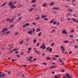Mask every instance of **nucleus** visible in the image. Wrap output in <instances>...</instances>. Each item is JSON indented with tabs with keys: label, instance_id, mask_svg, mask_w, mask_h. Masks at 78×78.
Here are the masks:
<instances>
[{
	"label": "nucleus",
	"instance_id": "obj_49",
	"mask_svg": "<svg viewBox=\"0 0 78 78\" xmlns=\"http://www.w3.org/2000/svg\"><path fill=\"white\" fill-rule=\"evenodd\" d=\"M35 52H36L37 54H39V52H38L37 51H36Z\"/></svg>",
	"mask_w": 78,
	"mask_h": 78
},
{
	"label": "nucleus",
	"instance_id": "obj_23",
	"mask_svg": "<svg viewBox=\"0 0 78 78\" xmlns=\"http://www.w3.org/2000/svg\"><path fill=\"white\" fill-rule=\"evenodd\" d=\"M33 43H36L37 42V40H33Z\"/></svg>",
	"mask_w": 78,
	"mask_h": 78
},
{
	"label": "nucleus",
	"instance_id": "obj_24",
	"mask_svg": "<svg viewBox=\"0 0 78 78\" xmlns=\"http://www.w3.org/2000/svg\"><path fill=\"white\" fill-rule=\"evenodd\" d=\"M14 27V25H11V26H10L9 27V28H12V27Z\"/></svg>",
	"mask_w": 78,
	"mask_h": 78
},
{
	"label": "nucleus",
	"instance_id": "obj_18",
	"mask_svg": "<svg viewBox=\"0 0 78 78\" xmlns=\"http://www.w3.org/2000/svg\"><path fill=\"white\" fill-rule=\"evenodd\" d=\"M57 23V22H56V21H55L53 22V24L55 25Z\"/></svg>",
	"mask_w": 78,
	"mask_h": 78
},
{
	"label": "nucleus",
	"instance_id": "obj_21",
	"mask_svg": "<svg viewBox=\"0 0 78 78\" xmlns=\"http://www.w3.org/2000/svg\"><path fill=\"white\" fill-rule=\"evenodd\" d=\"M40 19V17H37L35 19V20H37L38 19Z\"/></svg>",
	"mask_w": 78,
	"mask_h": 78
},
{
	"label": "nucleus",
	"instance_id": "obj_29",
	"mask_svg": "<svg viewBox=\"0 0 78 78\" xmlns=\"http://www.w3.org/2000/svg\"><path fill=\"white\" fill-rule=\"evenodd\" d=\"M43 7H45V6H47V4H43Z\"/></svg>",
	"mask_w": 78,
	"mask_h": 78
},
{
	"label": "nucleus",
	"instance_id": "obj_60",
	"mask_svg": "<svg viewBox=\"0 0 78 78\" xmlns=\"http://www.w3.org/2000/svg\"><path fill=\"white\" fill-rule=\"evenodd\" d=\"M55 73V72H52V74H54Z\"/></svg>",
	"mask_w": 78,
	"mask_h": 78
},
{
	"label": "nucleus",
	"instance_id": "obj_64",
	"mask_svg": "<svg viewBox=\"0 0 78 78\" xmlns=\"http://www.w3.org/2000/svg\"><path fill=\"white\" fill-rule=\"evenodd\" d=\"M55 78H58V77L57 76H55Z\"/></svg>",
	"mask_w": 78,
	"mask_h": 78
},
{
	"label": "nucleus",
	"instance_id": "obj_8",
	"mask_svg": "<svg viewBox=\"0 0 78 78\" xmlns=\"http://www.w3.org/2000/svg\"><path fill=\"white\" fill-rule=\"evenodd\" d=\"M62 33L66 34V35H67V34L66 33V31H65L64 30L62 31Z\"/></svg>",
	"mask_w": 78,
	"mask_h": 78
},
{
	"label": "nucleus",
	"instance_id": "obj_20",
	"mask_svg": "<svg viewBox=\"0 0 78 78\" xmlns=\"http://www.w3.org/2000/svg\"><path fill=\"white\" fill-rule=\"evenodd\" d=\"M52 48H50L49 49V51L50 52H51V50H52Z\"/></svg>",
	"mask_w": 78,
	"mask_h": 78
},
{
	"label": "nucleus",
	"instance_id": "obj_42",
	"mask_svg": "<svg viewBox=\"0 0 78 78\" xmlns=\"http://www.w3.org/2000/svg\"><path fill=\"white\" fill-rule=\"evenodd\" d=\"M17 3V2L16 1H15V2H14V3H13V5H15V4H16Z\"/></svg>",
	"mask_w": 78,
	"mask_h": 78
},
{
	"label": "nucleus",
	"instance_id": "obj_10",
	"mask_svg": "<svg viewBox=\"0 0 78 78\" xmlns=\"http://www.w3.org/2000/svg\"><path fill=\"white\" fill-rule=\"evenodd\" d=\"M47 17V16H45V15H42L41 16V18L42 19H44V18L45 17Z\"/></svg>",
	"mask_w": 78,
	"mask_h": 78
},
{
	"label": "nucleus",
	"instance_id": "obj_12",
	"mask_svg": "<svg viewBox=\"0 0 78 78\" xmlns=\"http://www.w3.org/2000/svg\"><path fill=\"white\" fill-rule=\"evenodd\" d=\"M45 45V43H44L40 47V48H42L44 47V45Z\"/></svg>",
	"mask_w": 78,
	"mask_h": 78
},
{
	"label": "nucleus",
	"instance_id": "obj_16",
	"mask_svg": "<svg viewBox=\"0 0 78 78\" xmlns=\"http://www.w3.org/2000/svg\"><path fill=\"white\" fill-rule=\"evenodd\" d=\"M6 75L4 74H2L1 76H2V77H5V76Z\"/></svg>",
	"mask_w": 78,
	"mask_h": 78
},
{
	"label": "nucleus",
	"instance_id": "obj_52",
	"mask_svg": "<svg viewBox=\"0 0 78 78\" xmlns=\"http://www.w3.org/2000/svg\"><path fill=\"white\" fill-rule=\"evenodd\" d=\"M19 52V51H16L15 52V53L16 54H18Z\"/></svg>",
	"mask_w": 78,
	"mask_h": 78
},
{
	"label": "nucleus",
	"instance_id": "obj_55",
	"mask_svg": "<svg viewBox=\"0 0 78 78\" xmlns=\"http://www.w3.org/2000/svg\"><path fill=\"white\" fill-rule=\"evenodd\" d=\"M6 21H10V20L9 19H7L6 20Z\"/></svg>",
	"mask_w": 78,
	"mask_h": 78
},
{
	"label": "nucleus",
	"instance_id": "obj_1",
	"mask_svg": "<svg viewBox=\"0 0 78 78\" xmlns=\"http://www.w3.org/2000/svg\"><path fill=\"white\" fill-rule=\"evenodd\" d=\"M10 32V31H9L8 32H7V30H3V31H2L1 32H3L2 33L3 34H9Z\"/></svg>",
	"mask_w": 78,
	"mask_h": 78
},
{
	"label": "nucleus",
	"instance_id": "obj_3",
	"mask_svg": "<svg viewBox=\"0 0 78 78\" xmlns=\"http://www.w3.org/2000/svg\"><path fill=\"white\" fill-rule=\"evenodd\" d=\"M66 76L67 77V78H72V75H69L68 74H67L66 75Z\"/></svg>",
	"mask_w": 78,
	"mask_h": 78
},
{
	"label": "nucleus",
	"instance_id": "obj_61",
	"mask_svg": "<svg viewBox=\"0 0 78 78\" xmlns=\"http://www.w3.org/2000/svg\"><path fill=\"white\" fill-rule=\"evenodd\" d=\"M23 52H22L21 53V55H23Z\"/></svg>",
	"mask_w": 78,
	"mask_h": 78
},
{
	"label": "nucleus",
	"instance_id": "obj_9",
	"mask_svg": "<svg viewBox=\"0 0 78 78\" xmlns=\"http://www.w3.org/2000/svg\"><path fill=\"white\" fill-rule=\"evenodd\" d=\"M67 11H69V12H73V10L70 9H68V10H67Z\"/></svg>",
	"mask_w": 78,
	"mask_h": 78
},
{
	"label": "nucleus",
	"instance_id": "obj_17",
	"mask_svg": "<svg viewBox=\"0 0 78 78\" xmlns=\"http://www.w3.org/2000/svg\"><path fill=\"white\" fill-rule=\"evenodd\" d=\"M32 31H30L28 32V33L29 34H32Z\"/></svg>",
	"mask_w": 78,
	"mask_h": 78
},
{
	"label": "nucleus",
	"instance_id": "obj_40",
	"mask_svg": "<svg viewBox=\"0 0 78 78\" xmlns=\"http://www.w3.org/2000/svg\"><path fill=\"white\" fill-rule=\"evenodd\" d=\"M29 58H30V59H32L33 58V57H32V56H30Z\"/></svg>",
	"mask_w": 78,
	"mask_h": 78
},
{
	"label": "nucleus",
	"instance_id": "obj_48",
	"mask_svg": "<svg viewBox=\"0 0 78 78\" xmlns=\"http://www.w3.org/2000/svg\"><path fill=\"white\" fill-rule=\"evenodd\" d=\"M43 65H47V63L45 62H43L42 63Z\"/></svg>",
	"mask_w": 78,
	"mask_h": 78
},
{
	"label": "nucleus",
	"instance_id": "obj_27",
	"mask_svg": "<svg viewBox=\"0 0 78 78\" xmlns=\"http://www.w3.org/2000/svg\"><path fill=\"white\" fill-rule=\"evenodd\" d=\"M55 31V30H52L51 31V33L52 34L53 33V32H54Z\"/></svg>",
	"mask_w": 78,
	"mask_h": 78
},
{
	"label": "nucleus",
	"instance_id": "obj_4",
	"mask_svg": "<svg viewBox=\"0 0 78 78\" xmlns=\"http://www.w3.org/2000/svg\"><path fill=\"white\" fill-rule=\"evenodd\" d=\"M10 8H11V9H15V8H16V6L12 5L11 6Z\"/></svg>",
	"mask_w": 78,
	"mask_h": 78
},
{
	"label": "nucleus",
	"instance_id": "obj_32",
	"mask_svg": "<svg viewBox=\"0 0 78 78\" xmlns=\"http://www.w3.org/2000/svg\"><path fill=\"white\" fill-rule=\"evenodd\" d=\"M74 32V30H72L71 31V33H73Z\"/></svg>",
	"mask_w": 78,
	"mask_h": 78
},
{
	"label": "nucleus",
	"instance_id": "obj_35",
	"mask_svg": "<svg viewBox=\"0 0 78 78\" xmlns=\"http://www.w3.org/2000/svg\"><path fill=\"white\" fill-rule=\"evenodd\" d=\"M54 44H55L54 43H52L51 44V46H53V45H54Z\"/></svg>",
	"mask_w": 78,
	"mask_h": 78
},
{
	"label": "nucleus",
	"instance_id": "obj_63",
	"mask_svg": "<svg viewBox=\"0 0 78 78\" xmlns=\"http://www.w3.org/2000/svg\"><path fill=\"white\" fill-rule=\"evenodd\" d=\"M16 51V49H13V51Z\"/></svg>",
	"mask_w": 78,
	"mask_h": 78
},
{
	"label": "nucleus",
	"instance_id": "obj_14",
	"mask_svg": "<svg viewBox=\"0 0 78 78\" xmlns=\"http://www.w3.org/2000/svg\"><path fill=\"white\" fill-rule=\"evenodd\" d=\"M72 20L74 22H76V20L74 18H72Z\"/></svg>",
	"mask_w": 78,
	"mask_h": 78
},
{
	"label": "nucleus",
	"instance_id": "obj_41",
	"mask_svg": "<svg viewBox=\"0 0 78 78\" xmlns=\"http://www.w3.org/2000/svg\"><path fill=\"white\" fill-rule=\"evenodd\" d=\"M18 34V32H17V33H15V36L17 35Z\"/></svg>",
	"mask_w": 78,
	"mask_h": 78
},
{
	"label": "nucleus",
	"instance_id": "obj_13",
	"mask_svg": "<svg viewBox=\"0 0 78 78\" xmlns=\"http://www.w3.org/2000/svg\"><path fill=\"white\" fill-rule=\"evenodd\" d=\"M46 59L48 60H50V59H51V58L50 57H47L46 58Z\"/></svg>",
	"mask_w": 78,
	"mask_h": 78
},
{
	"label": "nucleus",
	"instance_id": "obj_26",
	"mask_svg": "<svg viewBox=\"0 0 78 78\" xmlns=\"http://www.w3.org/2000/svg\"><path fill=\"white\" fill-rule=\"evenodd\" d=\"M14 21V19H12L10 20V22H12Z\"/></svg>",
	"mask_w": 78,
	"mask_h": 78
},
{
	"label": "nucleus",
	"instance_id": "obj_56",
	"mask_svg": "<svg viewBox=\"0 0 78 78\" xmlns=\"http://www.w3.org/2000/svg\"><path fill=\"white\" fill-rule=\"evenodd\" d=\"M53 20H51L50 21V23H53Z\"/></svg>",
	"mask_w": 78,
	"mask_h": 78
},
{
	"label": "nucleus",
	"instance_id": "obj_58",
	"mask_svg": "<svg viewBox=\"0 0 78 78\" xmlns=\"http://www.w3.org/2000/svg\"><path fill=\"white\" fill-rule=\"evenodd\" d=\"M33 9H30L29 10V11H32Z\"/></svg>",
	"mask_w": 78,
	"mask_h": 78
},
{
	"label": "nucleus",
	"instance_id": "obj_19",
	"mask_svg": "<svg viewBox=\"0 0 78 78\" xmlns=\"http://www.w3.org/2000/svg\"><path fill=\"white\" fill-rule=\"evenodd\" d=\"M25 24H26V26H27V27L28 26H30V23H27Z\"/></svg>",
	"mask_w": 78,
	"mask_h": 78
},
{
	"label": "nucleus",
	"instance_id": "obj_53",
	"mask_svg": "<svg viewBox=\"0 0 78 78\" xmlns=\"http://www.w3.org/2000/svg\"><path fill=\"white\" fill-rule=\"evenodd\" d=\"M23 43V41H22V42H20V44H22Z\"/></svg>",
	"mask_w": 78,
	"mask_h": 78
},
{
	"label": "nucleus",
	"instance_id": "obj_34",
	"mask_svg": "<svg viewBox=\"0 0 78 78\" xmlns=\"http://www.w3.org/2000/svg\"><path fill=\"white\" fill-rule=\"evenodd\" d=\"M32 24H33V25H36V24L34 22H33L32 23Z\"/></svg>",
	"mask_w": 78,
	"mask_h": 78
},
{
	"label": "nucleus",
	"instance_id": "obj_37",
	"mask_svg": "<svg viewBox=\"0 0 78 78\" xmlns=\"http://www.w3.org/2000/svg\"><path fill=\"white\" fill-rule=\"evenodd\" d=\"M69 36L70 37H71L72 38H73V36H72L71 35H69Z\"/></svg>",
	"mask_w": 78,
	"mask_h": 78
},
{
	"label": "nucleus",
	"instance_id": "obj_6",
	"mask_svg": "<svg viewBox=\"0 0 78 78\" xmlns=\"http://www.w3.org/2000/svg\"><path fill=\"white\" fill-rule=\"evenodd\" d=\"M55 5V2H51L50 4H49V5L50 6H53Z\"/></svg>",
	"mask_w": 78,
	"mask_h": 78
},
{
	"label": "nucleus",
	"instance_id": "obj_28",
	"mask_svg": "<svg viewBox=\"0 0 78 78\" xmlns=\"http://www.w3.org/2000/svg\"><path fill=\"white\" fill-rule=\"evenodd\" d=\"M71 14L70 13H68L67 15V16L69 17L70 16V15H71Z\"/></svg>",
	"mask_w": 78,
	"mask_h": 78
},
{
	"label": "nucleus",
	"instance_id": "obj_54",
	"mask_svg": "<svg viewBox=\"0 0 78 78\" xmlns=\"http://www.w3.org/2000/svg\"><path fill=\"white\" fill-rule=\"evenodd\" d=\"M23 66L25 67H27V65H23Z\"/></svg>",
	"mask_w": 78,
	"mask_h": 78
},
{
	"label": "nucleus",
	"instance_id": "obj_11",
	"mask_svg": "<svg viewBox=\"0 0 78 78\" xmlns=\"http://www.w3.org/2000/svg\"><path fill=\"white\" fill-rule=\"evenodd\" d=\"M6 2H5L4 3H3V4H2V5L1 6V7H3V6H5V5H6Z\"/></svg>",
	"mask_w": 78,
	"mask_h": 78
},
{
	"label": "nucleus",
	"instance_id": "obj_51",
	"mask_svg": "<svg viewBox=\"0 0 78 78\" xmlns=\"http://www.w3.org/2000/svg\"><path fill=\"white\" fill-rule=\"evenodd\" d=\"M45 48H46V46H44V47L43 48V49L44 50V49H45Z\"/></svg>",
	"mask_w": 78,
	"mask_h": 78
},
{
	"label": "nucleus",
	"instance_id": "obj_47",
	"mask_svg": "<svg viewBox=\"0 0 78 78\" xmlns=\"http://www.w3.org/2000/svg\"><path fill=\"white\" fill-rule=\"evenodd\" d=\"M23 6V5H19V6L18 7V8H20V7H22Z\"/></svg>",
	"mask_w": 78,
	"mask_h": 78
},
{
	"label": "nucleus",
	"instance_id": "obj_57",
	"mask_svg": "<svg viewBox=\"0 0 78 78\" xmlns=\"http://www.w3.org/2000/svg\"><path fill=\"white\" fill-rule=\"evenodd\" d=\"M55 57L57 58H58V57H59V56L58 55H55Z\"/></svg>",
	"mask_w": 78,
	"mask_h": 78
},
{
	"label": "nucleus",
	"instance_id": "obj_22",
	"mask_svg": "<svg viewBox=\"0 0 78 78\" xmlns=\"http://www.w3.org/2000/svg\"><path fill=\"white\" fill-rule=\"evenodd\" d=\"M68 42H69V41H64L63 42L65 43H68Z\"/></svg>",
	"mask_w": 78,
	"mask_h": 78
},
{
	"label": "nucleus",
	"instance_id": "obj_46",
	"mask_svg": "<svg viewBox=\"0 0 78 78\" xmlns=\"http://www.w3.org/2000/svg\"><path fill=\"white\" fill-rule=\"evenodd\" d=\"M61 71H62V72L63 73L64 72V70L63 69H62L61 70Z\"/></svg>",
	"mask_w": 78,
	"mask_h": 78
},
{
	"label": "nucleus",
	"instance_id": "obj_31",
	"mask_svg": "<svg viewBox=\"0 0 78 78\" xmlns=\"http://www.w3.org/2000/svg\"><path fill=\"white\" fill-rule=\"evenodd\" d=\"M60 62H61V63H63V61H62L61 59H60ZM62 64H63V63Z\"/></svg>",
	"mask_w": 78,
	"mask_h": 78
},
{
	"label": "nucleus",
	"instance_id": "obj_39",
	"mask_svg": "<svg viewBox=\"0 0 78 78\" xmlns=\"http://www.w3.org/2000/svg\"><path fill=\"white\" fill-rule=\"evenodd\" d=\"M31 49H32L31 48H30H30H28V50L29 51H30V50H31Z\"/></svg>",
	"mask_w": 78,
	"mask_h": 78
},
{
	"label": "nucleus",
	"instance_id": "obj_30",
	"mask_svg": "<svg viewBox=\"0 0 78 78\" xmlns=\"http://www.w3.org/2000/svg\"><path fill=\"white\" fill-rule=\"evenodd\" d=\"M16 56L17 57L19 58V57H20V55H16Z\"/></svg>",
	"mask_w": 78,
	"mask_h": 78
},
{
	"label": "nucleus",
	"instance_id": "obj_7",
	"mask_svg": "<svg viewBox=\"0 0 78 78\" xmlns=\"http://www.w3.org/2000/svg\"><path fill=\"white\" fill-rule=\"evenodd\" d=\"M53 9L54 10H59V8L55 7L53 8Z\"/></svg>",
	"mask_w": 78,
	"mask_h": 78
},
{
	"label": "nucleus",
	"instance_id": "obj_2",
	"mask_svg": "<svg viewBox=\"0 0 78 78\" xmlns=\"http://www.w3.org/2000/svg\"><path fill=\"white\" fill-rule=\"evenodd\" d=\"M60 49H62V53H63L65 51V49L64 48L63 46H61Z\"/></svg>",
	"mask_w": 78,
	"mask_h": 78
},
{
	"label": "nucleus",
	"instance_id": "obj_15",
	"mask_svg": "<svg viewBox=\"0 0 78 78\" xmlns=\"http://www.w3.org/2000/svg\"><path fill=\"white\" fill-rule=\"evenodd\" d=\"M31 3H36V0H33L31 2Z\"/></svg>",
	"mask_w": 78,
	"mask_h": 78
},
{
	"label": "nucleus",
	"instance_id": "obj_36",
	"mask_svg": "<svg viewBox=\"0 0 78 78\" xmlns=\"http://www.w3.org/2000/svg\"><path fill=\"white\" fill-rule=\"evenodd\" d=\"M26 25L25 24H24L23 26V28H25V27H26Z\"/></svg>",
	"mask_w": 78,
	"mask_h": 78
},
{
	"label": "nucleus",
	"instance_id": "obj_33",
	"mask_svg": "<svg viewBox=\"0 0 78 78\" xmlns=\"http://www.w3.org/2000/svg\"><path fill=\"white\" fill-rule=\"evenodd\" d=\"M44 20H48V18H45L44 19Z\"/></svg>",
	"mask_w": 78,
	"mask_h": 78
},
{
	"label": "nucleus",
	"instance_id": "obj_50",
	"mask_svg": "<svg viewBox=\"0 0 78 78\" xmlns=\"http://www.w3.org/2000/svg\"><path fill=\"white\" fill-rule=\"evenodd\" d=\"M8 73L9 75H10L11 74V73L10 72H9Z\"/></svg>",
	"mask_w": 78,
	"mask_h": 78
},
{
	"label": "nucleus",
	"instance_id": "obj_45",
	"mask_svg": "<svg viewBox=\"0 0 78 78\" xmlns=\"http://www.w3.org/2000/svg\"><path fill=\"white\" fill-rule=\"evenodd\" d=\"M74 48H75L77 49V48H78V46H76H76H75Z\"/></svg>",
	"mask_w": 78,
	"mask_h": 78
},
{
	"label": "nucleus",
	"instance_id": "obj_59",
	"mask_svg": "<svg viewBox=\"0 0 78 78\" xmlns=\"http://www.w3.org/2000/svg\"><path fill=\"white\" fill-rule=\"evenodd\" d=\"M72 53V51H70L69 52V54H71Z\"/></svg>",
	"mask_w": 78,
	"mask_h": 78
},
{
	"label": "nucleus",
	"instance_id": "obj_38",
	"mask_svg": "<svg viewBox=\"0 0 78 78\" xmlns=\"http://www.w3.org/2000/svg\"><path fill=\"white\" fill-rule=\"evenodd\" d=\"M41 35V33L40 32V33H39V34H38V36H40Z\"/></svg>",
	"mask_w": 78,
	"mask_h": 78
},
{
	"label": "nucleus",
	"instance_id": "obj_43",
	"mask_svg": "<svg viewBox=\"0 0 78 78\" xmlns=\"http://www.w3.org/2000/svg\"><path fill=\"white\" fill-rule=\"evenodd\" d=\"M26 40V41H28L29 40V38H27Z\"/></svg>",
	"mask_w": 78,
	"mask_h": 78
},
{
	"label": "nucleus",
	"instance_id": "obj_5",
	"mask_svg": "<svg viewBox=\"0 0 78 78\" xmlns=\"http://www.w3.org/2000/svg\"><path fill=\"white\" fill-rule=\"evenodd\" d=\"M13 2V1H10L9 4V6H12V3Z\"/></svg>",
	"mask_w": 78,
	"mask_h": 78
},
{
	"label": "nucleus",
	"instance_id": "obj_62",
	"mask_svg": "<svg viewBox=\"0 0 78 78\" xmlns=\"http://www.w3.org/2000/svg\"><path fill=\"white\" fill-rule=\"evenodd\" d=\"M73 16H74V17H76V15H75V14H73Z\"/></svg>",
	"mask_w": 78,
	"mask_h": 78
},
{
	"label": "nucleus",
	"instance_id": "obj_44",
	"mask_svg": "<svg viewBox=\"0 0 78 78\" xmlns=\"http://www.w3.org/2000/svg\"><path fill=\"white\" fill-rule=\"evenodd\" d=\"M49 48H50V47H47L46 49L48 51L49 50L48 49H49Z\"/></svg>",
	"mask_w": 78,
	"mask_h": 78
},
{
	"label": "nucleus",
	"instance_id": "obj_25",
	"mask_svg": "<svg viewBox=\"0 0 78 78\" xmlns=\"http://www.w3.org/2000/svg\"><path fill=\"white\" fill-rule=\"evenodd\" d=\"M22 19V17H20L18 18V20H21V19Z\"/></svg>",
	"mask_w": 78,
	"mask_h": 78
}]
</instances>
